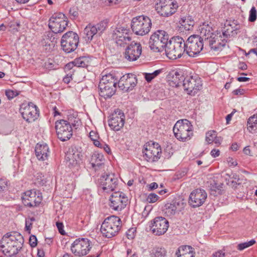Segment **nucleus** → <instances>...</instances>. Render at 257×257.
Wrapping results in <instances>:
<instances>
[{
  "label": "nucleus",
  "mask_w": 257,
  "mask_h": 257,
  "mask_svg": "<svg viewBox=\"0 0 257 257\" xmlns=\"http://www.w3.org/2000/svg\"><path fill=\"white\" fill-rule=\"evenodd\" d=\"M107 23L105 21H101L95 25L89 24L84 29V38L87 42L91 41L93 37L97 35L100 36L106 29Z\"/></svg>",
  "instance_id": "obj_17"
},
{
  "label": "nucleus",
  "mask_w": 257,
  "mask_h": 257,
  "mask_svg": "<svg viewBox=\"0 0 257 257\" xmlns=\"http://www.w3.org/2000/svg\"><path fill=\"white\" fill-rule=\"evenodd\" d=\"M247 65L244 62H240L238 65V68L242 70H244L247 69Z\"/></svg>",
  "instance_id": "obj_64"
},
{
  "label": "nucleus",
  "mask_w": 257,
  "mask_h": 257,
  "mask_svg": "<svg viewBox=\"0 0 257 257\" xmlns=\"http://www.w3.org/2000/svg\"><path fill=\"white\" fill-rule=\"evenodd\" d=\"M98 184L107 193L113 191L117 186V178L113 174L102 175L98 180Z\"/></svg>",
  "instance_id": "obj_18"
},
{
  "label": "nucleus",
  "mask_w": 257,
  "mask_h": 257,
  "mask_svg": "<svg viewBox=\"0 0 257 257\" xmlns=\"http://www.w3.org/2000/svg\"><path fill=\"white\" fill-rule=\"evenodd\" d=\"M128 30L126 29L123 28H116L114 31L113 34V39L115 38H119L120 37L124 36V35H128Z\"/></svg>",
  "instance_id": "obj_41"
},
{
  "label": "nucleus",
  "mask_w": 257,
  "mask_h": 257,
  "mask_svg": "<svg viewBox=\"0 0 257 257\" xmlns=\"http://www.w3.org/2000/svg\"><path fill=\"white\" fill-rule=\"evenodd\" d=\"M138 79L137 76L132 73L123 75L118 81V88L124 91H132L137 85Z\"/></svg>",
  "instance_id": "obj_19"
},
{
  "label": "nucleus",
  "mask_w": 257,
  "mask_h": 257,
  "mask_svg": "<svg viewBox=\"0 0 257 257\" xmlns=\"http://www.w3.org/2000/svg\"><path fill=\"white\" fill-rule=\"evenodd\" d=\"M66 123L70 124V126L72 127L73 126L75 129L77 128L79 125L80 120L78 118H76L73 116L69 115L67 120H66Z\"/></svg>",
  "instance_id": "obj_42"
},
{
  "label": "nucleus",
  "mask_w": 257,
  "mask_h": 257,
  "mask_svg": "<svg viewBox=\"0 0 257 257\" xmlns=\"http://www.w3.org/2000/svg\"><path fill=\"white\" fill-rule=\"evenodd\" d=\"M125 116L119 109L115 110L108 120L109 126L114 131H119L124 125Z\"/></svg>",
  "instance_id": "obj_22"
},
{
  "label": "nucleus",
  "mask_w": 257,
  "mask_h": 257,
  "mask_svg": "<svg viewBox=\"0 0 257 257\" xmlns=\"http://www.w3.org/2000/svg\"><path fill=\"white\" fill-rule=\"evenodd\" d=\"M216 135H217L216 131H210L208 132L206 134V141L208 144L213 143L216 138Z\"/></svg>",
  "instance_id": "obj_45"
},
{
  "label": "nucleus",
  "mask_w": 257,
  "mask_h": 257,
  "mask_svg": "<svg viewBox=\"0 0 257 257\" xmlns=\"http://www.w3.org/2000/svg\"><path fill=\"white\" fill-rule=\"evenodd\" d=\"M74 67H76V66H75V63H74V61H73L71 62L67 63L65 66L64 69H65V72L70 71H72V70H75L74 69Z\"/></svg>",
  "instance_id": "obj_55"
},
{
  "label": "nucleus",
  "mask_w": 257,
  "mask_h": 257,
  "mask_svg": "<svg viewBox=\"0 0 257 257\" xmlns=\"http://www.w3.org/2000/svg\"><path fill=\"white\" fill-rule=\"evenodd\" d=\"M57 22L60 23L59 27L66 29L68 26V21L64 14L62 13L53 14L49 19L48 23Z\"/></svg>",
  "instance_id": "obj_27"
},
{
  "label": "nucleus",
  "mask_w": 257,
  "mask_h": 257,
  "mask_svg": "<svg viewBox=\"0 0 257 257\" xmlns=\"http://www.w3.org/2000/svg\"><path fill=\"white\" fill-rule=\"evenodd\" d=\"M169 41V36L163 30H158L150 37L149 46L155 52L163 51Z\"/></svg>",
  "instance_id": "obj_7"
},
{
  "label": "nucleus",
  "mask_w": 257,
  "mask_h": 257,
  "mask_svg": "<svg viewBox=\"0 0 257 257\" xmlns=\"http://www.w3.org/2000/svg\"><path fill=\"white\" fill-rule=\"evenodd\" d=\"M201 39L204 41L205 45H212L218 41L219 36L214 33L211 23L205 22L199 27Z\"/></svg>",
  "instance_id": "obj_9"
},
{
  "label": "nucleus",
  "mask_w": 257,
  "mask_h": 257,
  "mask_svg": "<svg viewBox=\"0 0 257 257\" xmlns=\"http://www.w3.org/2000/svg\"><path fill=\"white\" fill-rule=\"evenodd\" d=\"M103 147H102V149H103V150L106 152L108 154H110L111 153V150L109 148V147L108 146V145H107V144H104V145H103Z\"/></svg>",
  "instance_id": "obj_63"
},
{
  "label": "nucleus",
  "mask_w": 257,
  "mask_h": 257,
  "mask_svg": "<svg viewBox=\"0 0 257 257\" xmlns=\"http://www.w3.org/2000/svg\"><path fill=\"white\" fill-rule=\"evenodd\" d=\"M226 176L230 177L232 180H236L237 181L239 180V176L235 173H231V174L226 173Z\"/></svg>",
  "instance_id": "obj_59"
},
{
  "label": "nucleus",
  "mask_w": 257,
  "mask_h": 257,
  "mask_svg": "<svg viewBox=\"0 0 257 257\" xmlns=\"http://www.w3.org/2000/svg\"><path fill=\"white\" fill-rule=\"evenodd\" d=\"M181 28H184L186 31H189L193 29L195 22L191 16H185L182 17L179 21Z\"/></svg>",
  "instance_id": "obj_29"
},
{
  "label": "nucleus",
  "mask_w": 257,
  "mask_h": 257,
  "mask_svg": "<svg viewBox=\"0 0 257 257\" xmlns=\"http://www.w3.org/2000/svg\"><path fill=\"white\" fill-rule=\"evenodd\" d=\"M143 158L149 162H155L159 160L161 156L162 150L158 143H147L143 150Z\"/></svg>",
  "instance_id": "obj_11"
},
{
  "label": "nucleus",
  "mask_w": 257,
  "mask_h": 257,
  "mask_svg": "<svg viewBox=\"0 0 257 257\" xmlns=\"http://www.w3.org/2000/svg\"><path fill=\"white\" fill-rule=\"evenodd\" d=\"M164 212L167 216L171 217L178 212V211L176 210L174 205L171 202V203H167L165 205Z\"/></svg>",
  "instance_id": "obj_36"
},
{
  "label": "nucleus",
  "mask_w": 257,
  "mask_h": 257,
  "mask_svg": "<svg viewBox=\"0 0 257 257\" xmlns=\"http://www.w3.org/2000/svg\"><path fill=\"white\" fill-rule=\"evenodd\" d=\"M121 226L120 218L118 216L111 215L104 220L101 225L100 231L103 237L109 238L116 236Z\"/></svg>",
  "instance_id": "obj_3"
},
{
  "label": "nucleus",
  "mask_w": 257,
  "mask_h": 257,
  "mask_svg": "<svg viewBox=\"0 0 257 257\" xmlns=\"http://www.w3.org/2000/svg\"><path fill=\"white\" fill-rule=\"evenodd\" d=\"M79 43L78 35L73 31H69L64 34L61 38V46L62 50L67 53L74 51L77 47Z\"/></svg>",
  "instance_id": "obj_10"
},
{
  "label": "nucleus",
  "mask_w": 257,
  "mask_h": 257,
  "mask_svg": "<svg viewBox=\"0 0 257 257\" xmlns=\"http://www.w3.org/2000/svg\"><path fill=\"white\" fill-rule=\"evenodd\" d=\"M150 257H170L166 249L161 246H156L150 250Z\"/></svg>",
  "instance_id": "obj_31"
},
{
  "label": "nucleus",
  "mask_w": 257,
  "mask_h": 257,
  "mask_svg": "<svg viewBox=\"0 0 257 257\" xmlns=\"http://www.w3.org/2000/svg\"><path fill=\"white\" fill-rule=\"evenodd\" d=\"M60 23H57V22L48 23V27L49 29L53 32L55 34L62 33L66 29H63L62 27H59Z\"/></svg>",
  "instance_id": "obj_37"
},
{
  "label": "nucleus",
  "mask_w": 257,
  "mask_h": 257,
  "mask_svg": "<svg viewBox=\"0 0 257 257\" xmlns=\"http://www.w3.org/2000/svg\"><path fill=\"white\" fill-rule=\"evenodd\" d=\"M185 45L186 54L190 57H195L199 55L205 44L198 35H194L188 38Z\"/></svg>",
  "instance_id": "obj_8"
},
{
  "label": "nucleus",
  "mask_w": 257,
  "mask_h": 257,
  "mask_svg": "<svg viewBox=\"0 0 257 257\" xmlns=\"http://www.w3.org/2000/svg\"><path fill=\"white\" fill-rule=\"evenodd\" d=\"M223 183H218L215 180L211 182L209 187L211 191V194H213L214 196L222 194L223 191Z\"/></svg>",
  "instance_id": "obj_32"
},
{
  "label": "nucleus",
  "mask_w": 257,
  "mask_h": 257,
  "mask_svg": "<svg viewBox=\"0 0 257 257\" xmlns=\"http://www.w3.org/2000/svg\"><path fill=\"white\" fill-rule=\"evenodd\" d=\"M229 25L231 27V28L233 31L238 30L240 29V26L237 23V21L233 20L232 21V24H229Z\"/></svg>",
  "instance_id": "obj_58"
},
{
  "label": "nucleus",
  "mask_w": 257,
  "mask_h": 257,
  "mask_svg": "<svg viewBox=\"0 0 257 257\" xmlns=\"http://www.w3.org/2000/svg\"><path fill=\"white\" fill-rule=\"evenodd\" d=\"M142 52L141 44L133 41L127 46L124 53V56L129 61H135L140 57Z\"/></svg>",
  "instance_id": "obj_20"
},
{
  "label": "nucleus",
  "mask_w": 257,
  "mask_h": 257,
  "mask_svg": "<svg viewBox=\"0 0 257 257\" xmlns=\"http://www.w3.org/2000/svg\"><path fill=\"white\" fill-rule=\"evenodd\" d=\"M69 14L74 19L77 18L78 16L77 9L74 7L70 8L69 10Z\"/></svg>",
  "instance_id": "obj_56"
},
{
  "label": "nucleus",
  "mask_w": 257,
  "mask_h": 257,
  "mask_svg": "<svg viewBox=\"0 0 257 257\" xmlns=\"http://www.w3.org/2000/svg\"><path fill=\"white\" fill-rule=\"evenodd\" d=\"M109 200L110 207L114 210L119 211L126 206L128 199L122 192H115L112 194Z\"/></svg>",
  "instance_id": "obj_21"
},
{
  "label": "nucleus",
  "mask_w": 257,
  "mask_h": 257,
  "mask_svg": "<svg viewBox=\"0 0 257 257\" xmlns=\"http://www.w3.org/2000/svg\"><path fill=\"white\" fill-rule=\"evenodd\" d=\"M159 196L155 193H150L147 198V201L150 203L157 202L159 199Z\"/></svg>",
  "instance_id": "obj_48"
},
{
  "label": "nucleus",
  "mask_w": 257,
  "mask_h": 257,
  "mask_svg": "<svg viewBox=\"0 0 257 257\" xmlns=\"http://www.w3.org/2000/svg\"><path fill=\"white\" fill-rule=\"evenodd\" d=\"M20 111L23 118L29 123L34 121L39 115L38 108L32 102L22 103Z\"/></svg>",
  "instance_id": "obj_13"
},
{
  "label": "nucleus",
  "mask_w": 257,
  "mask_h": 257,
  "mask_svg": "<svg viewBox=\"0 0 257 257\" xmlns=\"http://www.w3.org/2000/svg\"><path fill=\"white\" fill-rule=\"evenodd\" d=\"M256 20V11L254 7H252L250 11L248 17V21L254 22Z\"/></svg>",
  "instance_id": "obj_47"
},
{
  "label": "nucleus",
  "mask_w": 257,
  "mask_h": 257,
  "mask_svg": "<svg viewBox=\"0 0 257 257\" xmlns=\"http://www.w3.org/2000/svg\"><path fill=\"white\" fill-rule=\"evenodd\" d=\"M55 127L57 137L61 141H67L72 137V127L66 123V120L60 119L56 121Z\"/></svg>",
  "instance_id": "obj_16"
},
{
  "label": "nucleus",
  "mask_w": 257,
  "mask_h": 257,
  "mask_svg": "<svg viewBox=\"0 0 257 257\" xmlns=\"http://www.w3.org/2000/svg\"><path fill=\"white\" fill-rule=\"evenodd\" d=\"M89 138L90 139L93 141L94 143V142H97L98 140V139L99 138V135L98 133L94 131H91L89 133Z\"/></svg>",
  "instance_id": "obj_52"
},
{
  "label": "nucleus",
  "mask_w": 257,
  "mask_h": 257,
  "mask_svg": "<svg viewBox=\"0 0 257 257\" xmlns=\"http://www.w3.org/2000/svg\"><path fill=\"white\" fill-rule=\"evenodd\" d=\"M117 83V79L113 74L103 76L98 85L100 96L105 99L111 97L115 93Z\"/></svg>",
  "instance_id": "obj_4"
},
{
  "label": "nucleus",
  "mask_w": 257,
  "mask_h": 257,
  "mask_svg": "<svg viewBox=\"0 0 257 257\" xmlns=\"http://www.w3.org/2000/svg\"><path fill=\"white\" fill-rule=\"evenodd\" d=\"M162 72L161 69L155 70L153 73H146L145 78L148 82H151L154 78L159 75Z\"/></svg>",
  "instance_id": "obj_43"
},
{
  "label": "nucleus",
  "mask_w": 257,
  "mask_h": 257,
  "mask_svg": "<svg viewBox=\"0 0 257 257\" xmlns=\"http://www.w3.org/2000/svg\"><path fill=\"white\" fill-rule=\"evenodd\" d=\"M114 39L117 46L124 47L125 45L128 44L131 41L132 38L128 34L126 36L124 35V36L120 37L119 38H117Z\"/></svg>",
  "instance_id": "obj_39"
},
{
  "label": "nucleus",
  "mask_w": 257,
  "mask_h": 257,
  "mask_svg": "<svg viewBox=\"0 0 257 257\" xmlns=\"http://www.w3.org/2000/svg\"><path fill=\"white\" fill-rule=\"evenodd\" d=\"M210 155L212 157L216 158L219 156L220 151L218 149H214L211 151Z\"/></svg>",
  "instance_id": "obj_60"
},
{
  "label": "nucleus",
  "mask_w": 257,
  "mask_h": 257,
  "mask_svg": "<svg viewBox=\"0 0 257 257\" xmlns=\"http://www.w3.org/2000/svg\"><path fill=\"white\" fill-rule=\"evenodd\" d=\"M207 197V194L204 190L197 189L190 193L188 203L194 208L198 207L205 202Z\"/></svg>",
  "instance_id": "obj_23"
},
{
  "label": "nucleus",
  "mask_w": 257,
  "mask_h": 257,
  "mask_svg": "<svg viewBox=\"0 0 257 257\" xmlns=\"http://www.w3.org/2000/svg\"><path fill=\"white\" fill-rule=\"evenodd\" d=\"M247 123L249 125V127L252 130L254 127H256L257 126L256 118L254 116L249 117L247 120Z\"/></svg>",
  "instance_id": "obj_49"
},
{
  "label": "nucleus",
  "mask_w": 257,
  "mask_h": 257,
  "mask_svg": "<svg viewBox=\"0 0 257 257\" xmlns=\"http://www.w3.org/2000/svg\"><path fill=\"white\" fill-rule=\"evenodd\" d=\"M24 242L22 235L16 231L5 234L0 241V248L9 257L14 256L22 249Z\"/></svg>",
  "instance_id": "obj_1"
},
{
  "label": "nucleus",
  "mask_w": 257,
  "mask_h": 257,
  "mask_svg": "<svg viewBox=\"0 0 257 257\" xmlns=\"http://www.w3.org/2000/svg\"><path fill=\"white\" fill-rule=\"evenodd\" d=\"M54 33L52 32H48L47 35L45 36V39H44L42 41V44L43 45L45 44V46H47V40H49L52 44V45L54 46L55 44L57 43V38L55 36Z\"/></svg>",
  "instance_id": "obj_38"
},
{
  "label": "nucleus",
  "mask_w": 257,
  "mask_h": 257,
  "mask_svg": "<svg viewBox=\"0 0 257 257\" xmlns=\"http://www.w3.org/2000/svg\"><path fill=\"white\" fill-rule=\"evenodd\" d=\"M169 78L176 86H179L182 82L184 83V78L181 71H173L169 74Z\"/></svg>",
  "instance_id": "obj_30"
},
{
  "label": "nucleus",
  "mask_w": 257,
  "mask_h": 257,
  "mask_svg": "<svg viewBox=\"0 0 257 257\" xmlns=\"http://www.w3.org/2000/svg\"><path fill=\"white\" fill-rule=\"evenodd\" d=\"M178 8V5L175 0H160L156 6L158 13L161 16L166 17L174 14Z\"/></svg>",
  "instance_id": "obj_15"
},
{
  "label": "nucleus",
  "mask_w": 257,
  "mask_h": 257,
  "mask_svg": "<svg viewBox=\"0 0 257 257\" xmlns=\"http://www.w3.org/2000/svg\"><path fill=\"white\" fill-rule=\"evenodd\" d=\"M255 243V240L253 239L249 241L239 243L237 245V249L239 250H242L250 246H252Z\"/></svg>",
  "instance_id": "obj_44"
},
{
  "label": "nucleus",
  "mask_w": 257,
  "mask_h": 257,
  "mask_svg": "<svg viewBox=\"0 0 257 257\" xmlns=\"http://www.w3.org/2000/svg\"><path fill=\"white\" fill-rule=\"evenodd\" d=\"M175 137L179 141L186 142L193 136L192 125L187 119H182L177 121L173 127Z\"/></svg>",
  "instance_id": "obj_6"
},
{
  "label": "nucleus",
  "mask_w": 257,
  "mask_h": 257,
  "mask_svg": "<svg viewBox=\"0 0 257 257\" xmlns=\"http://www.w3.org/2000/svg\"><path fill=\"white\" fill-rule=\"evenodd\" d=\"M212 257H225V253L222 250H218L213 253Z\"/></svg>",
  "instance_id": "obj_62"
},
{
  "label": "nucleus",
  "mask_w": 257,
  "mask_h": 257,
  "mask_svg": "<svg viewBox=\"0 0 257 257\" xmlns=\"http://www.w3.org/2000/svg\"><path fill=\"white\" fill-rule=\"evenodd\" d=\"M166 56L172 60L180 58L185 52L184 40L180 36L172 37L169 41L165 48Z\"/></svg>",
  "instance_id": "obj_2"
},
{
  "label": "nucleus",
  "mask_w": 257,
  "mask_h": 257,
  "mask_svg": "<svg viewBox=\"0 0 257 257\" xmlns=\"http://www.w3.org/2000/svg\"><path fill=\"white\" fill-rule=\"evenodd\" d=\"M35 154L39 160L45 161L48 159L49 154V148L46 144H37L35 148Z\"/></svg>",
  "instance_id": "obj_26"
},
{
  "label": "nucleus",
  "mask_w": 257,
  "mask_h": 257,
  "mask_svg": "<svg viewBox=\"0 0 257 257\" xmlns=\"http://www.w3.org/2000/svg\"><path fill=\"white\" fill-rule=\"evenodd\" d=\"M20 91L17 90H6L5 91L6 95L9 99H12L20 94Z\"/></svg>",
  "instance_id": "obj_46"
},
{
  "label": "nucleus",
  "mask_w": 257,
  "mask_h": 257,
  "mask_svg": "<svg viewBox=\"0 0 257 257\" xmlns=\"http://www.w3.org/2000/svg\"><path fill=\"white\" fill-rule=\"evenodd\" d=\"M90 62L91 59L86 56L80 57L74 60L76 67H87L90 65Z\"/></svg>",
  "instance_id": "obj_33"
},
{
  "label": "nucleus",
  "mask_w": 257,
  "mask_h": 257,
  "mask_svg": "<svg viewBox=\"0 0 257 257\" xmlns=\"http://www.w3.org/2000/svg\"><path fill=\"white\" fill-rule=\"evenodd\" d=\"M136 229L134 228H130L126 232V235L128 239H132L135 236Z\"/></svg>",
  "instance_id": "obj_51"
},
{
  "label": "nucleus",
  "mask_w": 257,
  "mask_h": 257,
  "mask_svg": "<svg viewBox=\"0 0 257 257\" xmlns=\"http://www.w3.org/2000/svg\"><path fill=\"white\" fill-rule=\"evenodd\" d=\"M245 90L243 89L238 88L232 91V94L235 95H242Z\"/></svg>",
  "instance_id": "obj_61"
},
{
  "label": "nucleus",
  "mask_w": 257,
  "mask_h": 257,
  "mask_svg": "<svg viewBox=\"0 0 257 257\" xmlns=\"http://www.w3.org/2000/svg\"><path fill=\"white\" fill-rule=\"evenodd\" d=\"M104 160L103 155L100 153H94L91 157V161L93 167L95 165L99 166L101 165V162Z\"/></svg>",
  "instance_id": "obj_35"
},
{
  "label": "nucleus",
  "mask_w": 257,
  "mask_h": 257,
  "mask_svg": "<svg viewBox=\"0 0 257 257\" xmlns=\"http://www.w3.org/2000/svg\"><path fill=\"white\" fill-rule=\"evenodd\" d=\"M24 205L29 207L39 206L42 201V193L36 189L26 191L22 197Z\"/></svg>",
  "instance_id": "obj_14"
},
{
  "label": "nucleus",
  "mask_w": 257,
  "mask_h": 257,
  "mask_svg": "<svg viewBox=\"0 0 257 257\" xmlns=\"http://www.w3.org/2000/svg\"><path fill=\"white\" fill-rule=\"evenodd\" d=\"M152 25L151 20L149 17L140 15L132 19L131 28L136 35L144 36L150 32Z\"/></svg>",
  "instance_id": "obj_5"
},
{
  "label": "nucleus",
  "mask_w": 257,
  "mask_h": 257,
  "mask_svg": "<svg viewBox=\"0 0 257 257\" xmlns=\"http://www.w3.org/2000/svg\"><path fill=\"white\" fill-rule=\"evenodd\" d=\"M66 159L69 162L70 164L75 165L79 162L80 156L77 152L73 153L69 152L66 155Z\"/></svg>",
  "instance_id": "obj_34"
},
{
  "label": "nucleus",
  "mask_w": 257,
  "mask_h": 257,
  "mask_svg": "<svg viewBox=\"0 0 257 257\" xmlns=\"http://www.w3.org/2000/svg\"><path fill=\"white\" fill-rule=\"evenodd\" d=\"M225 45V43H223V44H222L220 42H218L217 45H213V44H212V45H208L211 49L213 50L214 51H220L222 50V48L223 47H224Z\"/></svg>",
  "instance_id": "obj_50"
},
{
  "label": "nucleus",
  "mask_w": 257,
  "mask_h": 257,
  "mask_svg": "<svg viewBox=\"0 0 257 257\" xmlns=\"http://www.w3.org/2000/svg\"><path fill=\"white\" fill-rule=\"evenodd\" d=\"M56 226L58 229L59 233L62 235H65V232L63 229V224L62 222H57Z\"/></svg>",
  "instance_id": "obj_57"
},
{
  "label": "nucleus",
  "mask_w": 257,
  "mask_h": 257,
  "mask_svg": "<svg viewBox=\"0 0 257 257\" xmlns=\"http://www.w3.org/2000/svg\"><path fill=\"white\" fill-rule=\"evenodd\" d=\"M29 244L32 247H35L37 244V239L35 235H31L29 238Z\"/></svg>",
  "instance_id": "obj_53"
},
{
  "label": "nucleus",
  "mask_w": 257,
  "mask_h": 257,
  "mask_svg": "<svg viewBox=\"0 0 257 257\" xmlns=\"http://www.w3.org/2000/svg\"><path fill=\"white\" fill-rule=\"evenodd\" d=\"M7 186V181L6 179L0 178V193L5 190Z\"/></svg>",
  "instance_id": "obj_54"
},
{
  "label": "nucleus",
  "mask_w": 257,
  "mask_h": 257,
  "mask_svg": "<svg viewBox=\"0 0 257 257\" xmlns=\"http://www.w3.org/2000/svg\"><path fill=\"white\" fill-rule=\"evenodd\" d=\"M151 230L156 235H161L166 232L169 227V222L164 217H155L152 223Z\"/></svg>",
  "instance_id": "obj_24"
},
{
  "label": "nucleus",
  "mask_w": 257,
  "mask_h": 257,
  "mask_svg": "<svg viewBox=\"0 0 257 257\" xmlns=\"http://www.w3.org/2000/svg\"><path fill=\"white\" fill-rule=\"evenodd\" d=\"M194 248L189 245L180 246L176 252L177 257H194Z\"/></svg>",
  "instance_id": "obj_28"
},
{
  "label": "nucleus",
  "mask_w": 257,
  "mask_h": 257,
  "mask_svg": "<svg viewBox=\"0 0 257 257\" xmlns=\"http://www.w3.org/2000/svg\"><path fill=\"white\" fill-rule=\"evenodd\" d=\"M92 247L91 242L86 238L76 239L71 244L72 252L76 256L81 257L86 255Z\"/></svg>",
  "instance_id": "obj_12"
},
{
  "label": "nucleus",
  "mask_w": 257,
  "mask_h": 257,
  "mask_svg": "<svg viewBox=\"0 0 257 257\" xmlns=\"http://www.w3.org/2000/svg\"><path fill=\"white\" fill-rule=\"evenodd\" d=\"M172 204L174 205L176 210L178 212L181 211L186 205V203L183 199L181 198L176 199L172 201Z\"/></svg>",
  "instance_id": "obj_40"
},
{
  "label": "nucleus",
  "mask_w": 257,
  "mask_h": 257,
  "mask_svg": "<svg viewBox=\"0 0 257 257\" xmlns=\"http://www.w3.org/2000/svg\"><path fill=\"white\" fill-rule=\"evenodd\" d=\"M183 86L189 94L194 95L202 86L201 81L200 78L195 79L192 76L187 77L184 80Z\"/></svg>",
  "instance_id": "obj_25"
}]
</instances>
